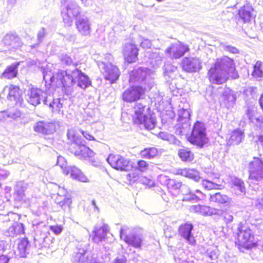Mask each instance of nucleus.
<instances>
[{
    "label": "nucleus",
    "instance_id": "obj_1",
    "mask_svg": "<svg viewBox=\"0 0 263 263\" xmlns=\"http://www.w3.org/2000/svg\"><path fill=\"white\" fill-rule=\"evenodd\" d=\"M208 76L210 81L216 84L225 83L228 76L233 79L238 77L233 60L227 56L217 60L209 70Z\"/></svg>",
    "mask_w": 263,
    "mask_h": 263
},
{
    "label": "nucleus",
    "instance_id": "obj_2",
    "mask_svg": "<svg viewBox=\"0 0 263 263\" xmlns=\"http://www.w3.org/2000/svg\"><path fill=\"white\" fill-rule=\"evenodd\" d=\"M58 84L70 87L77 82L78 86L85 89L91 85V82L88 77L78 69L72 70H67L65 72L59 73L58 76Z\"/></svg>",
    "mask_w": 263,
    "mask_h": 263
},
{
    "label": "nucleus",
    "instance_id": "obj_3",
    "mask_svg": "<svg viewBox=\"0 0 263 263\" xmlns=\"http://www.w3.org/2000/svg\"><path fill=\"white\" fill-rule=\"evenodd\" d=\"M67 136L71 144L69 151L80 159H86L93 158L95 154L88 147L86 146L81 136L78 135L76 131L73 129H69Z\"/></svg>",
    "mask_w": 263,
    "mask_h": 263
},
{
    "label": "nucleus",
    "instance_id": "obj_4",
    "mask_svg": "<svg viewBox=\"0 0 263 263\" xmlns=\"http://www.w3.org/2000/svg\"><path fill=\"white\" fill-rule=\"evenodd\" d=\"M145 105L141 103H137L133 108V119L135 124L140 128L147 130L153 129L156 125V118L153 115H146L144 112Z\"/></svg>",
    "mask_w": 263,
    "mask_h": 263
},
{
    "label": "nucleus",
    "instance_id": "obj_5",
    "mask_svg": "<svg viewBox=\"0 0 263 263\" xmlns=\"http://www.w3.org/2000/svg\"><path fill=\"white\" fill-rule=\"evenodd\" d=\"M153 72L147 68L135 69L129 73V82L130 84L140 85L150 89L154 85Z\"/></svg>",
    "mask_w": 263,
    "mask_h": 263
},
{
    "label": "nucleus",
    "instance_id": "obj_6",
    "mask_svg": "<svg viewBox=\"0 0 263 263\" xmlns=\"http://www.w3.org/2000/svg\"><path fill=\"white\" fill-rule=\"evenodd\" d=\"M249 183L255 190L253 185H258L263 180V161L258 157H254L248 164Z\"/></svg>",
    "mask_w": 263,
    "mask_h": 263
},
{
    "label": "nucleus",
    "instance_id": "obj_7",
    "mask_svg": "<svg viewBox=\"0 0 263 263\" xmlns=\"http://www.w3.org/2000/svg\"><path fill=\"white\" fill-rule=\"evenodd\" d=\"M33 229L35 232L34 241L42 243L49 234V230H51L56 235L60 234L62 231V228L60 226H48L44 222H36L34 221L32 223Z\"/></svg>",
    "mask_w": 263,
    "mask_h": 263
},
{
    "label": "nucleus",
    "instance_id": "obj_8",
    "mask_svg": "<svg viewBox=\"0 0 263 263\" xmlns=\"http://www.w3.org/2000/svg\"><path fill=\"white\" fill-rule=\"evenodd\" d=\"M189 141L200 147H202L208 143L206 128L203 123L199 121L195 123L191 134L189 137Z\"/></svg>",
    "mask_w": 263,
    "mask_h": 263
},
{
    "label": "nucleus",
    "instance_id": "obj_9",
    "mask_svg": "<svg viewBox=\"0 0 263 263\" xmlns=\"http://www.w3.org/2000/svg\"><path fill=\"white\" fill-rule=\"evenodd\" d=\"M120 236L128 245L135 248H141L142 239L140 235L136 234L135 229L133 228L127 226H122L120 230Z\"/></svg>",
    "mask_w": 263,
    "mask_h": 263
},
{
    "label": "nucleus",
    "instance_id": "obj_10",
    "mask_svg": "<svg viewBox=\"0 0 263 263\" xmlns=\"http://www.w3.org/2000/svg\"><path fill=\"white\" fill-rule=\"evenodd\" d=\"M52 91L49 88L45 91L37 88H32L28 95L27 100L31 104L36 106L42 101L44 104H48V101L52 100Z\"/></svg>",
    "mask_w": 263,
    "mask_h": 263
},
{
    "label": "nucleus",
    "instance_id": "obj_11",
    "mask_svg": "<svg viewBox=\"0 0 263 263\" xmlns=\"http://www.w3.org/2000/svg\"><path fill=\"white\" fill-rule=\"evenodd\" d=\"M237 238L239 245L245 248L250 249L256 245L254 235L251 230L246 226L239 227Z\"/></svg>",
    "mask_w": 263,
    "mask_h": 263
},
{
    "label": "nucleus",
    "instance_id": "obj_12",
    "mask_svg": "<svg viewBox=\"0 0 263 263\" xmlns=\"http://www.w3.org/2000/svg\"><path fill=\"white\" fill-rule=\"evenodd\" d=\"M98 66L104 73L105 79L110 81L111 83L117 80L120 75L118 68L111 63H105L104 61H98Z\"/></svg>",
    "mask_w": 263,
    "mask_h": 263
},
{
    "label": "nucleus",
    "instance_id": "obj_13",
    "mask_svg": "<svg viewBox=\"0 0 263 263\" xmlns=\"http://www.w3.org/2000/svg\"><path fill=\"white\" fill-rule=\"evenodd\" d=\"M81 12L80 7L75 3H70L63 6L61 11L64 22L68 26L71 25L72 20Z\"/></svg>",
    "mask_w": 263,
    "mask_h": 263
},
{
    "label": "nucleus",
    "instance_id": "obj_14",
    "mask_svg": "<svg viewBox=\"0 0 263 263\" xmlns=\"http://www.w3.org/2000/svg\"><path fill=\"white\" fill-rule=\"evenodd\" d=\"M106 160L112 167L117 170L127 171L132 167L128 159L119 155L110 154Z\"/></svg>",
    "mask_w": 263,
    "mask_h": 263
},
{
    "label": "nucleus",
    "instance_id": "obj_15",
    "mask_svg": "<svg viewBox=\"0 0 263 263\" xmlns=\"http://www.w3.org/2000/svg\"><path fill=\"white\" fill-rule=\"evenodd\" d=\"M5 97L10 101H13L15 104H21L23 101L22 91L18 87L13 85L5 86L0 93L1 98H4Z\"/></svg>",
    "mask_w": 263,
    "mask_h": 263
},
{
    "label": "nucleus",
    "instance_id": "obj_16",
    "mask_svg": "<svg viewBox=\"0 0 263 263\" xmlns=\"http://www.w3.org/2000/svg\"><path fill=\"white\" fill-rule=\"evenodd\" d=\"M147 89L148 88L140 85L132 86L123 92L122 99L127 102L136 101L140 98Z\"/></svg>",
    "mask_w": 263,
    "mask_h": 263
},
{
    "label": "nucleus",
    "instance_id": "obj_17",
    "mask_svg": "<svg viewBox=\"0 0 263 263\" xmlns=\"http://www.w3.org/2000/svg\"><path fill=\"white\" fill-rule=\"evenodd\" d=\"M183 70L188 72H196L201 69L200 60L196 57L184 58L181 63Z\"/></svg>",
    "mask_w": 263,
    "mask_h": 263
},
{
    "label": "nucleus",
    "instance_id": "obj_18",
    "mask_svg": "<svg viewBox=\"0 0 263 263\" xmlns=\"http://www.w3.org/2000/svg\"><path fill=\"white\" fill-rule=\"evenodd\" d=\"M64 70H59L56 73L53 74L50 70H44L43 71V79L45 81L46 89L48 90L49 88L53 91V88H51V86H56L57 87H64L65 85H61L58 84V74L62 72H65Z\"/></svg>",
    "mask_w": 263,
    "mask_h": 263
},
{
    "label": "nucleus",
    "instance_id": "obj_19",
    "mask_svg": "<svg viewBox=\"0 0 263 263\" xmlns=\"http://www.w3.org/2000/svg\"><path fill=\"white\" fill-rule=\"evenodd\" d=\"M123 53L125 60L127 62H135L137 59L138 49L134 44L127 43L123 47Z\"/></svg>",
    "mask_w": 263,
    "mask_h": 263
},
{
    "label": "nucleus",
    "instance_id": "obj_20",
    "mask_svg": "<svg viewBox=\"0 0 263 263\" xmlns=\"http://www.w3.org/2000/svg\"><path fill=\"white\" fill-rule=\"evenodd\" d=\"M193 226L192 223H186L181 225L179 230V234L191 245L196 243V240L192 233Z\"/></svg>",
    "mask_w": 263,
    "mask_h": 263
},
{
    "label": "nucleus",
    "instance_id": "obj_21",
    "mask_svg": "<svg viewBox=\"0 0 263 263\" xmlns=\"http://www.w3.org/2000/svg\"><path fill=\"white\" fill-rule=\"evenodd\" d=\"M76 26L78 32L83 36H87L91 32V24L86 17H80L76 21Z\"/></svg>",
    "mask_w": 263,
    "mask_h": 263
},
{
    "label": "nucleus",
    "instance_id": "obj_22",
    "mask_svg": "<svg viewBox=\"0 0 263 263\" xmlns=\"http://www.w3.org/2000/svg\"><path fill=\"white\" fill-rule=\"evenodd\" d=\"M238 15L239 20H241L244 23L249 22L251 20L254 18L256 13L250 5L247 4L241 7L238 10Z\"/></svg>",
    "mask_w": 263,
    "mask_h": 263
},
{
    "label": "nucleus",
    "instance_id": "obj_23",
    "mask_svg": "<svg viewBox=\"0 0 263 263\" xmlns=\"http://www.w3.org/2000/svg\"><path fill=\"white\" fill-rule=\"evenodd\" d=\"M35 132L44 135H49L55 131V125L53 123L40 121L33 126Z\"/></svg>",
    "mask_w": 263,
    "mask_h": 263
},
{
    "label": "nucleus",
    "instance_id": "obj_24",
    "mask_svg": "<svg viewBox=\"0 0 263 263\" xmlns=\"http://www.w3.org/2000/svg\"><path fill=\"white\" fill-rule=\"evenodd\" d=\"M188 50L189 48L186 46L177 42L176 43L172 44L171 46L166 50V52L171 54H172L173 57L175 59H178L183 56Z\"/></svg>",
    "mask_w": 263,
    "mask_h": 263
},
{
    "label": "nucleus",
    "instance_id": "obj_25",
    "mask_svg": "<svg viewBox=\"0 0 263 263\" xmlns=\"http://www.w3.org/2000/svg\"><path fill=\"white\" fill-rule=\"evenodd\" d=\"M10 226L4 231V235L7 237H15L24 233V226L22 223L13 222Z\"/></svg>",
    "mask_w": 263,
    "mask_h": 263
},
{
    "label": "nucleus",
    "instance_id": "obj_26",
    "mask_svg": "<svg viewBox=\"0 0 263 263\" xmlns=\"http://www.w3.org/2000/svg\"><path fill=\"white\" fill-rule=\"evenodd\" d=\"M158 181L166 185L169 190L178 191L181 187V182L175 179H170L167 176L161 175L158 177Z\"/></svg>",
    "mask_w": 263,
    "mask_h": 263
},
{
    "label": "nucleus",
    "instance_id": "obj_27",
    "mask_svg": "<svg viewBox=\"0 0 263 263\" xmlns=\"http://www.w3.org/2000/svg\"><path fill=\"white\" fill-rule=\"evenodd\" d=\"M93 233L92 240L98 243L105 240L107 234L109 233V227L106 224H103L100 228L95 227Z\"/></svg>",
    "mask_w": 263,
    "mask_h": 263
},
{
    "label": "nucleus",
    "instance_id": "obj_28",
    "mask_svg": "<svg viewBox=\"0 0 263 263\" xmlns=\"http://www.w3.org/2000/svg\"><path fill=\"white\" fill-rule=\"evenodd\" d=\"M64 173L66 175L70 174L71 177L80 181L86 182L88 181L87 177L77 167L68 166L64 169Z\"/></svg>",
    "mask_w": 263,
    "mask_h": 263
},
{
    "label": "nucleus",
    "instance_id": "obj_29",
    "mask_svg": "<svg viewBox=\"0 0 263 263\" xmlns=\"http://www.w3.org/2000/svg\"><path fill=\"white\" fill-rule=\"evenodd\" d=\"M87 251L86 246L80 244L78 246V251L73 257L74 263H83L88 261Z\"/></svg>",
    "mask_w": 263,
    "mask_h": 263
},
{
    "label": "nucleus",
    "instance_id": "obj_30",
    "mask_svg": "<svg viewBox=\"0 0 263 263\" xmlns=\"http://www.w3.org/2000/svg\"><path fill=\"white\" fill-rule=\"evenodd\" d=\"M245 137L244 131L239 128L236 129L231 132L228 143L230 145H238Z\"/></svg>",
    "mask_w": 263,
    "mask_h": 263
},
{
    "label": "nucleus",
    "instance_id": "obj_31",
    "mask_svg": "<svg viewBox=\"0 0 263 263\" xmlns=\"http://www.w3.org/2000/svg\"><path fill=\"white\" fill-rule=\"evenodd\" d=\"M231 187L236 195L245 194L246 188L243 180L236 177L231 178Z\"/></svg>",
    "mask_w": 263,
    "mask_h": 263
},
{
    "label": "nucleus",
    "instance_id": "obj_32",
    "mask_svg": "<svg viewBox=\"0 0 263 263\" xmlns=\"http://www.w3.org/2000/svg\"><path fill=\"white\" fill-rule=\"evenodd\" d=\"M176 174L190 178L196 182H198L200 179L199 173L194 169L186 168L183 169H178L176 171Z\"/></svg>",
    "mask_w": 263,
    "mask_h": 263
},
{
    "label": "nucleus",
    "instance_id": "obj_33",
    "mask_svg": "<svg viewBox=\"0 0 263 263\" xmlns=\"http://www.w3.org/2000/svg\"><path fill=\"white\" fill-rule=\"evenodd\" d=\"M147 55L149 60V64L152 68L156 69L159 67L162 62V54H160L159 52L157 51L147 53Z\"/></svg>",
    "mask_w": 263,
    "mask_h": 263
},
{
    "label": "nucleus",
    "instance_id": "obj_34",
    "mask_svg": "<svg viewBox=\"0 0 263 263\" xmlns=\"http://www.w3.org/2000/svg\"><path fill=\"white\" fill-rule=\"evenodd\" d=\"M222 99L227 108H230L235 104L236 96L234 91L229 88H226L222 96Z\"/></svg>",
    "mask_w": 263,
    "mask_h": 263
},
{
    "label": "nucleus",
    "instance_id": "obj_35",
    "mask_svg": "<svg viewBox=\"0 0 263 263\" xmlns=\"http://www.w3.org/2000/svg\"><path fill=\"white\" fill-rule=\"evenodd\" d=\"M19 64L20 63L16 62L7 67L2 74L1 78L11 79L16 77L17 74V68Z\"/></svg>",
    "mask_w": 263,
    "mask_h": 263
},
{
    "label": "nucleus",
    "instance_id": "obj_36",
    "mask_svg": "<svg viewBox=\"0 0 263 263\" xmlns=\"http://www.w3.org/2000/svg\"><path fill=\"white\" fill-rule=\"evenodd\" d=\"M55 202L65 211H69L70 206L71 204L70 196H62L57 195Z\"/></svg>",
    "mask_w": 263,
    "mask_h": 263
},
{
    "label": "nucleus",
    "instance_id": "obj_37",
    "mask_svg": "<svg viewBox=\"0 0 263 263\" xmlns=\"http://www.w3.org/2000/svg\"><path fill=\"white\" fill-rule=\"evenodd\" d=\"M5 45L16 48L20 46V38L12 34H8L4 37L3 40Z\"/></svg>",
    "mask_w": 263,
    "mask_h": 263
},
{
    "label": "nucleus",
    "instance_id": "obj_38",
    "mask_svg": "<svg viewBox=\"0 0 263 263\" xmlns=\"http://www.w3.org/2000/svg\"><path fill=\"white\" fill-rule=\"evenodd\" d=\"M30 245L27 239H21L17 245V255L21 257H24L28 253V250Z\"/></svg>",
    "mask_w": 263,
    "mask_h": 263
},
{
    "label": "nucleus",
    "instance_id": "obj_39",
    "mask_svg": "<svg viewBox=\"0 0 263 263\" xmlns=\"http://www.w3.org/2000/svg\"><path fill=\"white\" fill-rule=\"evenodd\" d=\"M26 189L25 184L23 182H18L14 188L15 199L18 201H25L24 191Z\"/></svg>",
    "mask_w": 263,
    "mask_h": 263
},
{
    "label": "nucleus",
    "instance_id": "obj_40",
    "mask_svg": "<svg viewBox=\"0 0 263 263\" xmlns=\"http://www.w3.org/2000/svg\"><path fill=\"white\" fill-rule=\"evenodd\" d=\"M178 121L181 124H184L187 126L190 125V112L187 109L183 107L178 110Z\"/></svg>",
    "mask_w": 263,
    "mask_h": 263
},
{
    "label": "nucleus",
    "instance_id": "obj_41",
    "mask_svg": "<svg viewBox=\"0 0 263 263\" xmlns=\"http://www.w3.org/2000/svg\"><path fill=\"white\" fill-rule=\"evenodd\" d=\"M64 102V100L63 99L58 98L54 99L52 97V100L50 101L48 100V103H49V107L52 108L53 112H60L62 111L63 112V111L61 110V109L63 108Z\"/></svg>",
    "mask_w": 263,
    "mask_h": 263
},
{
    "label": "nucleus",
    "instance_id": "obj_42",
    "mask_svg": "<svg viewBox=\"0 0 263 263\" xmlns=\"http://www.w3.org/2000/svg\"><path fill=\"white\" fill-rule=\"evenodd\" d=\"M195 210L196 212H199L203 215H216L219 214V211L217 209L200 205L195 206Z\"/></svg>",
    "mask_w": 263,
    "mask_h": 263
},
{
    "label": "nucleus",
    "instance_id": "obj_43",
    "mask_svg": "<svg viewBox=\"0 0 263 263\" xmlns=\"http://www.w3.org/2000/svg\"><path fill=\"white\" fill-rule=\"evenodd\" d=\"M20 215L13 212H9L7 214L4 215L0 214V222H10V224L13 222H17L20 220Z\"/></svg>",
    "mask_w": 263,
    "mask_h": 263
},
{
    "label": "nucleus",
    "instance_id": "obj_44",
    "mask_svg": "<svg viewBox=\"0 0 263 263\" xmlns=\"http://www.w3.org/2000/svg\"><path fill=\"white\" fill-rule=\"evenodd\" d=\"M231 199L226 195L222 194L220 193L211 195L210 201L211 202H217L220 204H224L229 203Z\"/></svg>",
    "mask_w": 263,
    "mask_h": 263
},
{
    "label": "nucleus",
    "instance_id": "obj_45",
    "mask_svg": "<svg viewBox=\"0 0 263 263\" xmlns=\"http://www.w3.org/2000/svg\"><path fill=\"white\" fill-rule=\"evenodd\" d=\"M178 155L182 161L190 162L193 160L194 154L187 148H183L179 149Z\"/></svg>",
    "mask_w": 263,
    "mask_h": 263
},
{
    "label": "nucleus",
    "instance_id": "obj_46",
    "mask_svg": "<svg viewBox=\"0 0 263 263\" xmlns=\"http://www.w3.org/2000/svg\"><path fill=\"white\" fill-rule=\"evenodd\" d=\"M158 136L161 139L166 140L169 142L170 143L174 144L176 145H179L180 144V141L177 139L174 135L167 132H160L158 134Z\"/></svg>",
    "mask_w": 263,
    "mask_h": 263
},
{
    "label": "nucleus",
    "instance_id": "obj_47",
    "mask_svg": "<svg viewBox=\"0 0 263 263\" xmlns=\"http://www.w3.org/2000/svg\"><path fill=\"white\" fill-rule=\"evenodd\" d=\"M158 152L155 147H149L144 148L140 152V156L145 159H152L158 155Z\"/></svg>",
    "mask_w": 263,
    "mask_h": 263
},
{
    "label": "nucleus",
    "instance_id": "obj_48",
    "mask_svg": "<svg viewBox=\"0 0 263 263\" xmlns=\"http://www.w3.org/2000/svg\"><path fill=\"white\" fill-rule=\"evenodd\" d=\"M21 112L16 110L14 111L12 110L9 111V113L6 111H0V121L5 120L7 117H10L13 119H16L21 116Z\"/></svg>",
    "mask_w": 263,
    "mask_h": 263
},
{
    "label": "nucleus",
    "instance_id": "obj_49",
    "mask_svg": "<svg viewBox=\"0 0 263 263\" xmlns=\"http://www.w3.org/2000/svg\"><path fill=\"white\" fill-rule=\"evenodd\" d=\"M252 75L255 78H261L263 77V64L259 61L256 62L254 66V70Z\"/></svg>",
    "mask_w": 263,
    "mask_h": 263
},
{
    "label": "nucleus",
    "instance_id": "obj_50",
    "mask_svg": "<svg viewBox=\"0 0 263 263\" xmlns=\"http://www.w3.org/2000/svg\"><path fill=\"white\" fill-rule=\"evenodd\" d=\"M202 186L207 190H211L213 189H219L221 186L219 184L215 183L207 179H203L202 181Z\"/></svg>",
    "mask_w": 263,
    "mask_h": 263
},
{
    "label": "nucleus",
    "instance_id": "obj_51",
    "mask_svg": "<svg viewBox=\"0 0 263 263\" xmlns=\"http://www.w3.org/2000/svg\"><path fill=\"white\" fill-rule=\"evenodd\" d=\"M204 195L199 190H196L191 195V197H186V200L198 201L203 199Z\"/></svg>",
    "mask_w": 263,
    "mask_h": 263
},
{
    "label": "nucleus",
    "instance_id": "obj_52",
    "mask_svg": "<svg viewBox=\"0 0 263 263\" xmlns=\"http://www.w3.org/2000/svg\"><path fill=\"white\" fill-rule=\"evenodd\" d=\"M256 110L255 107H248L246 111V116L251 122H254V118L255 117Z\"/></svg>",
    "mask_w": 263,
    "mask_h": 263
},
{
    "label": "nucleus",
    "instance_id": "obj_53",
    "mask_svg": "<svg viewBox=\"0 0 263 263\" xmlns=\"http://www.w3.org/2000/svg\"><path fill=\"white\" fill-rule=\"evenodd\" d=\"M179 190L183 195L186 196L184 198V200H186V197H191V195L193 194L191 191L190 189L186 185L182 184V183L181 187H180Z\"/></svg>",
    "mask_w": 263,
    "mask_h": 263
},
{
    "label": "nucleus",
    "instance_id": "obj_54",
    "mask_svg": "<svg viewBox=\"0 0 263 263\" xmlns=\"http://www.w3.org/2000/svg\"><path fill=\"white\" fill-rule=\"evenodd\" d=\"M222 216L223 220L227 224L232 222L233 220V216L231 214V212L227 211L224 212L222 214Z\"/></svg>",
    "mask_w": 263,
    "mask_h": 263
},
{
    "label": "nucleus",
    "instance_id": "obj_55",
    "mask_svg": "<svg viewBox=\"0 0 263 263\" xmlns=\"http://www.w3.org/2000/svg\"><path fill=\"white\" fill-rule=\"evenodd\" d=\"M60 60L63 64L69 65H71L73 61L72 59L67 54H62L60 56Z\"/></svg>",
    "mask_w": 263,
    "mask_h": 263
},
{
    "label": "nucleus",
    "instance_id": "obj_56",
    "mask_svg": "<svg viewBox=\"0 0 263 263\" xmlns=\"http://www.w3.org/2000/svg\"><path fill=\"white\" fill-rule=\"evenodd\" d=\"M223 48L228 52L232 53H238L239 50L237 48L231 45H227L225 44H221Z\"/></svg>",
    "mask_w": 263,
    "mask_h": 263
},
{
    "label": "nucleus",
    "instance_id": "obj_57",
    "mask_svg": "<svg viewBox=\"0 0 263 263\" xmlns=\"http://www.w3.org/2000/svg\"><path fill=\"white\" fill-rule=\"evenodd\" d=\"M57 164L59 165L61 168H62L63 170L65 167H68L66 166V161L65 159V158L63 157L59 156L58 157L57 159Z\"/></svg>",
    "mask_w": 263,
    "mask_h": 263
},
{
    "label": "nucleus",
    "instance_id": "obj_58",
    "mask_svg": "<svg viewBox=\"0 0 263 263\" xmlns=\"http://www.w3.org/2000/svg\"><path fill=\"white\" fill-rule=\"evenodd\" d=\"M139 169L141 172L145 171L147 169V164L144 160H140L138 162Z\"/></svg>",
    "mask_w": 263,
    "mask_h": 263
},
{
    "label": "nucleus",
    "instance_id": "obj_59",
    "mask_svg": "<svg viewBox=\"0 0 263 263\" xmlns=\"http://www.w3.org/2000/svg\"><path fill=\"white\" fill-rule=\"evenodd\" d=\"M152 46L151 41L148 39H142L140 46L143 49L150 48Z\"/></svg>",
    "mask_w": 263,
    "mask_h": 263
},
{
    "label": "nucleus",
    "instance_id": "obj_60",
    "mask_svg": "<svg viewBox=\"0 0 263 263\" xmlns=\"http://www.w3.org/2000/svg\"><path fill=\"white\" fill-rule=\"evenodd\" d=\"M126 177L130 182H135L138 179V174L136 172H131L126 175Z\"/></svg>",
    "mask_w": 263,
    "mask_h": 263
},
{
    "label": "nucleus",
    "instance_id": "obj_61",
    "mask_svg": "<svg viewBox=\"0 0 263 263\" xmlns=\"http://www.w3.org/2000/svg\"><path fill=\"white\" fill-rule=\"evenodd\" d=\"M80 132L83 135L84 138H85L86 139L88 140H95V139L93 137V136L89 134V133L88 132L86 131H83V130L80 129Z\"/></svg>",
    "mask_w": 263,
    "mask_h": 263
},
{
    "label": "nucleus",
    "instance_id": "obj_62",
    "mask_svg": "<svg viewBox=\"0 0 263 263\" xmlns=\"http://www.w3.org/2000/svg\"><path fill=\"white\" fill-rule=\"evenodd\" d=\"M127 259L124 256H118L112 263H126Z\"/></svg>",
    "mask_w": 263,
    "mask_h": 263
},
{
    "label": "nucleus",
    "instance_id": "obj_63",
    "mask_svg": "<svg viewBox=\"0 0 263 263\" xmlns=\"http://www.w3.org/2000/svg\"><path fill=\"white\" fill-rule=\"evenodd\" d=\"M57 195L62 196H70L69 195L67 194V192L66 189H65L64 187H59V190Z\"/></svg>",
    "mask_w": 263,
    "mask_h": 263
},
{
    "label": "nucleus",
    "instance_id": "obj_64",
    "mask_svg": "<svg viewBox=\"0 0 263 263\" xmlns=\"http://www.w3.org/2000/svg\"><path fill=\"white\" fill-rule=\"evenodd\" d=\"M254 121H255L256 124L259 126V127H261L263 123V115L259 116L257 117H255L254 118ZM254 122L255 121H254Z\"/></svg>",
    "mask_w": 263,
    "mask_h": 263
}]
</instances>
